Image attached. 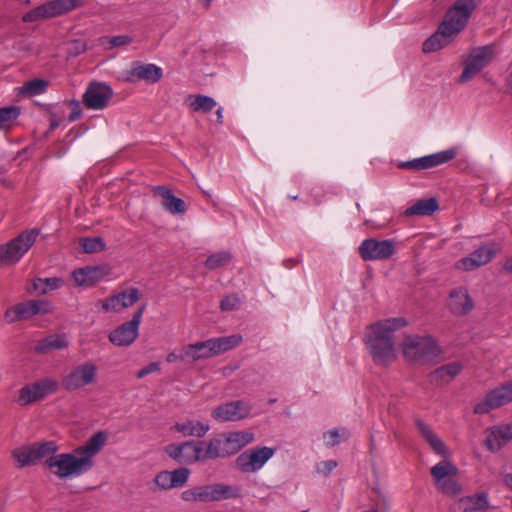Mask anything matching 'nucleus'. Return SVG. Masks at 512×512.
Here are the masks:
<instances>
[{"label": "nucleus", "mask_w": 512, "mask_h": 512, "mask_svg": "<svg viewBox=\"0 0 512 512\" xmlns=\"http://www.w3.org/2000/svg\"><path fill=\"white\" fill-rule=\"evenodd\" d=\"M68 346L65 335L52 334L37 341L34 350L38 354H48L53 350L64 349Z\"/></svg>", "instance_id": "c756f323"}, {"label": "nucleus", "mask_w": 512, "mask_h": 512, "mask_svg": "<svg viewBox=\"0 0 512 512\" xmlns=\"http://www.w3.org/2000/svg\"><path fill=\"white\" fill-rule=\"evenodd\" d=\"M43 288L41 294L44 295L50 291L57 290L64 285V280L60 277L42 278Z\"/></svg>", "instance_id": "de8ad7c7"}, {"label": "nucleus", "mask_w": 512, "mask_h": 512, "mask_svg": "<svg viewBox=\"0 0 512 512\" xmlns=\"http://www.w3.org/2000/svg\"><path fill=\"white\" fill-rule=\"evenodd\" d=\"M439 209L438 201L435 198H425L417 200L408 207L405 216H430Z\"/></svg>", "instance_id": "7c9ffc66"}, {"label": "nucleus", "mask_w": 512, "mask_h": 512, "mask_svg": "<svg viewBox=\"0 0 512 512\" xmlns=\"http://www.w3.org/2000/svg\"><path fill=\"white\" fill-rule=\"evenodd\" d=\"M241 304L240 298L236 294L227 295L220 302L222 311H232L237 309Z\"/></svg>", "instance_id": "09e8293b"}, {"label": "nucleus", "mask_w": 512, "mask_h": 512, "mask_svg": "<svg viewBox=\"0 0 512 512\" xmlns=\"http://www.w3.org/2000/svg\"><path fill=\"white\" fill-rule=\"evenodd\" d=\"M512 440V425L500 424L492 427L487 434L485 444L491 452H497Z\"/></svg>", "instance_id": "b1692460"}, {"label": "nucleus", "mask_w": 512, "mask_h": 512, "mask_svg": "<svg viewBox=\"0 0 512 512\" xmlns=\"http://www.w3.org/2000/svg\"><path fill=\"white\" fill-rule=\"evenodd\" d=\"M36 401H39V398L32 384L26 385L19 390L18 402L20 405H28Z\"/></svg>", "instance_id": "a18cd8bd"}, {"label": "nucleus", "mask_w": 512, "mask_h": 512, "mask_svg": "<svg viewBox=\"0 0 512 512\" xmlns=\"http://www.w3.org/2000/svg\"><path fill=\"white\" fill-rule=\"evenodd\" d=\"M154 481H155L156 485L161 490H169V489L173 488L172 485L170 484L171 480H170V473H169L168 470H164V471L159 472L155 476Z\"/></svg>", "instance_id": "8fccbe9b"}, {"label": "nucleus", "mask_w": 512, "mask_h": 512, "mask_svg": "<svg viewBox=\"0 0 512 512\" xmlns=\"http://www.w3.org/2000/svg\"><path fill=\"white\" fill-rule=\"evenodd\" d=\"M402 350L404 357L412 363H428L441 354L437 341L431 336H406Z\"/></svg>", "instance_id": "20e7f679"}, {"label": "nucleus", "mask_w": 512, "mask_h": 512, "mask_svg": "<svg viewBox=\"0 0 512 512\" xmlns=\"http://www.w3.org/2000/svg\"><path fill=\"white\" fill-rule=\"evenodd\" d=\"M505 483L512 490V474H507L505 476Z\"/></svg>", "instance_id": "338daca9"}, {"label": "nucleus", "mask_w": 512, "mask_h": 512, "mask_svg": "<svg viewBox=\"0 0 512 512\" xmlns=\"http://www.w3.org/2000/svg\"><path fill=\"white\" fill-rule=\"evenodd\" d=\"M210 340L214 355H218L239 346L243 338L240 334H233L230 336L212 338Z\"/></svg>", "instance_id": "72a5a7b5"}, {"label": "nucleus", "mask_w": 512, "mask_h": 512, "mask_svg": "<svg viewBox=\"0 0 512 512\" xmlns=\"http://www.w3.org/2000/svg\"><path fill=\"white\" fill-rule=\"evenodd\" d=\"M456 155L457 150L452 148L410 161L400 162L398 168L416 171L426 170L447 163L454 159Z\"/></svg>", "instance_id": "f3484780"}, {"label": "nucleus", "mask_w": 512, "mask_h": 512, "mask_svg": "<svg viewBox=\"0 0 512 512\" xmlns=\"http://www.w3.org/2000/svg\"><path fill=\"white\" fill-rule=\"evenodd\" d=\"M405 318H391L371 324L365 337V343L378 365H389L397 355L393 341V332L406 326Z\"/></svg>", "instance_id": "f03ea898"}, {"label": "nucleus", "mask_w": 512, "mask_h": 512, "mask_svg": "<svg viewBox=\"0 0 512 512\" xmlns=\"http://www.w3.org/2000/svg\"><path fill=\"white\" fill-rule=\"evenodd\" d=\"M146 304H142L133 314L130 321H127L109 333V341L116 346H130L138 337L139 325Z\"/></svg>", "instance_id": "ddd939ff"}, {"label": "nucleus", "mask_w": 512, "mask_h": 512, "mask_svg": "<svg viewBox=\"0 0 512 512\" xmlns=\"http://www.w3.org/2000/svg\"><path fill=\"white\" fill-rule=\"evenodd\" d=\"M506 85L512 93V72L506 77Z\"/></svg>", "instance_id": "69168bd1"}, {"label": "nucleus", "mask_w": 512, "mask_h": 512, "mask_svg": "<svg viewBox=\"0 0 512 512\" xmlns=\"http://www.w3.org/2000/svg\"><path fill=\"white\" fill-rule=\"evenodd\" d=\"M87 50V43L83 39H74L67 45V54L69 57H77Z\"/></svg>", "instance_id": "49530a36"}, {"label": "nucleus", "mask_w": 512, "mask_h": 512, "mask_svg": "<svg viewBox=\"0 0 512 512\" xmlns=\"http://www.w3.org/2000/svg\"><path fill=\"white\" fill-rule=\"evenodd\" d=\"M83 5V0H51L25 13L22 20L24 22H36L43 19L55 18L69 13L78 7H82Z\"/></svg>", "instance_id": "0eeeda50"}, {"label": "nucleus", "mask_w": 512, "mask_h": 512, "mask_svg": "<svg viewBox=\"0 0 512 512\" xmlns=\"http://www.w3.org/2000/svg\"><path fill=\"white\" fill-rule=\"evenodd\" d=\"M13 312L16 314V319H26L37 315L38 310L36 300H30L28 302L18 304L15 306Z\"/></svg>", "instance_id": "79ce46f5"}, {"label": "nucleus", "mask_w": 512, "mask_h": 512, "mask_svg": "<svg viewBox=\"0 0 512 512\" xmlns=\"http://www.w3.org/2000/svg\"><path fill=\"white\" fill-rule=\"evenodd\" d=\"M503 269L512 275V259H508L503 266Z\"/></svg>", "instance_id": "e2e57ef3"}, {"label": "nucleus", "mask_w": 512, "mask_h": 512, "mask_svg": "<svg viewBox=\"0 0 512 512\" xmlns=\"http://www.w3.org/2000/svg\"><path fill=\"white\" fill-rule=\"evenodd\" d=\"M32 291L33 292H38L39 294H41V289L43 288V284H42V278H36L33 280L32 282Z\"/></svg>", "instance_id": "680f3d73"}, {"label": "nucleus", "mask_w": 512, "mask_h": 512, "mask_svg": "<svg viewBox=\"0 0 512 512\" xmlns=\"http://www.w3.org/2000/svg\"><path fill=\"white\" fill-rule=\"evenodd\" d=\"M113 96L110 86L92 82L83 94V103L89 109L101 110L105 108Z\"/></svg>", "instance_id": "a211bd4d"}, {"label": "nucleus", "mask_w": 512, "mask_h": 512, "mask_svg": "<svg viewBox=\"0 0 512 512\" xmlns=\"http://www.w3.org/2000/svg\"><path fill=\"white\" fill-rule=\"evenodd\" d=\"M108 273L103 266H86L72 272V278L77 286H92Z\"/></svg>", "instance_id": "393cba45"}, {"label": "nucleus", "mask_w": 512, "mask_h": 512, "mask_svg": "<svg viewBox=\"0 0 512 512\" xmlns=\"http://www.w3.org/2000/svg\"><path fill=\"white\" fill-rule=\"evenodd\" d=\"M463 369L460 362H451L443 365L430 374L431 382L445 384L453 380Z\"/></svg>", "instance_id": "c85d7f7f"}, {"label": "nucleus", "mask_w": 512, "mask_h": 512, "mask_svg": "<svg viewBox=\"0 0 512 512\" xmlns=\"http://www.w3.org/2000/svg\"><path fill=\"white\" fill-rule=\"evenodd\" d=\"M205 441H185L179 444H169L165 447V453L180 464H193L207 461Z\"/></svg>", "instance_id": "1a4fd4ad"}, {"label": "nucleus", "mask_w": 512, "mask_h": 512, "mask_svg": "<svg viewBox=\"0 0 512 512\" xmlns=\"http://www.w3.org/2000/svg\"><path fill=\"white\" fill-rule=\"evenodd\" d=\"M274 453L275 449L271 447L251 448L236 458L235 466L242 473H254L260 470Z\"/></svg>", "instance_id": "4468645a"}, {"label": "nucleus", "mask_w": 512, "mask_h": 512, "mask_svg": "<svg viewBox=\"0 0 512 512\" xmlns=\"http://www.w3.org/2000/svg\"><path fill=\"white\" fill-rule=\"evenodd\" d=\"M251 406L242 401H232L216 407L212 417L220 422L242 420L250 414Z\"/></svg>", "instance_id": "6ab92c4d"}, {"label": "nucleus", "mask_w": 512, "mask_h": 512, "mask_svg": "<svg viewBox=\"0 0 512 512\" xmlns=\"http://www.w3.org/2000/svg\"><path fill=\"white\" fill-rule=\"evenodd\" d=\"M512 402V382L503 384L491 391L480 400L473 409L475 414H486Z\"/></svg>", "instance_id": "2eb2a0df"}, {"label": "nucleus", "mask_w": 512, "mask_h": 512, "mask_svg": "<svg viewBox=\"0 0 512 512\" xmlns=\"http://www.w3.org/2000/svg\"><path fill=\"white\" fill-rule=\"evenodd\" d=\"M32 385L39 400L55 393L59 388V382L53 378H43L32 383Z\"/></svg>", "instance_id": "c9c22d12"}, {"label": "nucleus", "mask_w": 512, "mask_h": 512, "mask_svg": "<svg viewBox=\"0 0 512 512\" xmlns=\"http://www.w3.org/2000/svg\"><path fill=\"white\" fill-rule=\"evenodd\" d=\"M494 251L486 246H482L473 251L468 257L460 260L459 267L464 270H473L489 263L494 257Z\"/></svg>", "instance_id": "bb28decb"}, {"label": "nucleus", "mask_w": 512, "mask_h": 512, "mask_svg": "<svg viewBox=\"0 0 512 512\" xmlns=\"http://www.w3.org/2000/svg\"><path fill=\"white\" fill-rule=\"evenodd\" d=\"M107 441V433L98 431L94 433L87 442L74 449L76 455L81 456L82 459L87 460V466L91 469L94 466L93 458L96 456Z\"/></svg>", "instance_id": "5701e85b"}, {"label": "nucleus", "mask_w": 512, "mask_h": 512, "mask_svg": "<svg viewBox=\"0 0 512 512\" xmlns=\"http://www.w3.org/2000/svg\"><path fill=\"white\" fill-rule=\"evenodd\" d=\"M155 195L161 196L162 207L171 214H184L187 210L185 202L173 195L172 191L165 186H155L152 189Z\"/></svg>", "instance_id": "a878e982"}, {"label": "nucleus", "mask_w": 512, "mask_h": 512, "mask_svg": "<svg viewBox=\"0 0 512 512\" xmlns=\"http://www.w3.org/2000/svg\"><path fill=\"white\" fill-rule=\"evenodd\" d=\"M163 77V71L155 64H144L140 61H134L131 64V69L127 72L126 81L134 83L140 80L147 83H157Z\"/></svg>", "instance_id": "aec40b11"}, {"label": "nucleus", "mask_w": 512, "mask_h": 512, "mask_svg": "<svg viewBox=\"0 0 512 512\" xmlns=\"http://www.w3.org/2000/svg\"><path fill=\"white\" fill-rule=\"evenodd\" d=\"M254 440V434L246 431L220 433L205 442L207 460L230 457Z\"/></svg>", "instance_id": "7ed1b4c3"}, {"label": "nucleus", "mask_w": 512, "mask_h": 512, "mask_svg": "<svg viewBox=\"0 0 512 512\" xmlns=\"http://www.w3.org/2000/svg\"><path fill=\"white\" fill-rule=\"evenodd\" d=\"M185 360H186V358L184 356L183 348L179 351V353L171 352L166 357V361L169 362V363H172V362H175V361H183V362H185Z\"/></svg>", "instance_id": "bf43d9fd"}, {"label": "nucleus", "mask_w": 512, "mask_h": 512, "mask_svg": "<svg viewBox=\"0 0 512 512\" xmlns=\"http://www.w3.org/2000/svg\"><path fill=\"white\" fill-rule=\"evenodd\" d=\"M337 467L335 460L323 461L317 465V473L327 476Z\"/></svg>", "instance_id": "864d4df0"}, {"label": "nucleus", "mask_w": 512, "mask_h": 512, "mask_svg": "<svg viewBox=\"0 0 512 512\" xmlns=\"http://www.w3.org/2000/svg\"><path fill=\"white\" fill-rule=\"evenodd\" d=\"M96 379L97 366L92 362H85L65 374L61 379V385L67 392H74L94 384Z\"/></svg>", "instance_id": "9b49d317"}, {"label": "nucleus", "mask_w": 512, "mask_h": 512, "mask_svg": "<svg viewBox=\"0 0 512 512\" xmlns=\"http://www.w3.org/2000/svg\"><path fill=\"white\" fill-rule=\"evenodd\" d=\"M160 370H161V368H160V364L158 362H151L147 366H145L142 369H140L137 372L136 377L138 379H141V378H144L145 376H147L150 373L160 372Z\"/></svg>", "instance_id": "6e6d98bb"}, {"label": "nucleus", "mask_w": 512, "mask_h": 512, "mask_svg": "<svg viewBox=\"0 0 512 512\" xmlns=\"http://www.w3.org/2000/svg\"><path fill=\"white\" fill-rule=\"evenodd\" d=\"M232 260V254L229 251H220L211 254L204 262V266L209 270L224 267Z\"/></svg>", "instance_id": "58836bf2"}, {"label": "nucleus", "mask_w": 512, "mask_h": 512, "mask_svg": "<svg viewBox=\"0 0 512 512\" xmlns=\"http://www.w3.org/2000/svg\"><path fill=\"white\" fill-rule=\"evenodd\" d=\"M430 472L436 483L449 476H456L458 469L451 462L443 460L433 466Z\"/></svg>", "instance_id": "e433bc0d"}, {"label": "nucleus", "mask_w": 512, "mask_h": 512, "mask_svg": "<svg viewBox=\"0 0 512 512\" xmlns=\"http://www.w3.org/2000/svg\"><path fill=\"white\" fill-rule=\"evenodd\" d=\"M48 82L42 79H32L18 88L19 95L36 96L46 91Z\"/></svg>", "instance_id": "4c0bfd02"}, {"label": "nucleus", "mask_w": 512, "mask_h": 512, "mask_svg": "<svg viewBox=\"0 0 512 512\" xmlns=\"http://www.w3.org/2000/svg\"><path fill=\"white\" fill-rule=\"evenodd\" d=\"M426 441L430 444L431 448L437 454H440V455L446 454V451H447L446 445L436 434H433L431 436V438H428V440H426Z\"/></svg>", "instance_id": "3c124183"}, {"label": "nucleus", "mask_w": 512, "mask_h": 512, "mask_svg": "<svg viewBox=\"0 0 512 512\" xmlns=\"http://www.w3.org/2000/svg\"><path fill=\"white\" fill-rule=\"evenodd\" d=\"M88 462L73 453L53 454L44 461V466L51 470L57 477L63 479L71 476H79L90 468Z\"/></svg>", "instance_id": "423d86ee"}, {"label": "nucleus", "mask_w": 512, "mask_h": 512, "mask_svg": "<svg viewBox=\"0 0 512 512\" xmlns=\"http://www.w3.org/2000/svg\"><path fill=\"white\" fill-rule=\"evenodd\" d=\"M358 252L364 261L389 259L395 252L392 240L365 239L359 246Z\"/></svg>", "instance_id": "dca6fc26"}, {"label": "nucleus", "mask_w": 512, "mask_h": 512, "mask_svg": "<svg viewBox=\"0 0 512 512\" xmlns=\"http://www.w3.org/2000/svg\"><path fill=\"white\" fill-rule=\"evenodd\" d=\"M478 0H457L446 12L443 22L437 31L423 43V52L438 51L450 43L467 25L468 20L477 7Z\"/></svg>", "instance_id": "f257e3e1"}, {"label": "nucleus", "mask_w": 512, "mask_h": 512, "mask_svg": "<svg viewBox=\"0 0 512 512\" xmlns=\"http://www.w3.org/2000/svg\"><path fill=\"white\" fill-rule=\"evenodd\" d=\"M447 307L456 316H465L474 308V301L465 287H457L450 291Z\"/></svg>", "instance_id": "412c9836"}, {"label": "nucleus", "mask_w": 512, "mask_h": 512, "mask_svg": "<svg viewBox=\"0 0 512 512\" xmlns=\"http://www.w3.org/2000/svg\"><path fill=\"white\" fill-rule=\"evenodd\" d=\"M199 1L203 4V6H204L206 9H208V8L210 7V5H211V3H212V1H213V0H199Z\"/></svg>", "instance_id": "774afa93"}, {"label": "nucleus", "mask_w": 512, "mask_h": 512, "mask_svg": "<svg viewBox=\"0 0 512 512\" xmlns=\"http://www.w3.org/2000/svg\"><path fill=\"white\" fill-rule=\"evenodd\" d=\"M105 247V243L101 237H87L82 239V248L85 253L101 252Z\"/></svg>", "instance_id": "c03bdc74"}, {"label": "nucleus", "mask_w": 512, "mask_h": 512, "mask_svg": "<svg viewBox=\"0 0 512 512\" xmlns=\"http://www.w3.org/2000/svg\"><path fill=\"white\" fill-rule=\"evenodd\" d=\"M326 445L333 447L340 442L339 432L337 429L330 430L324 434Z\"/></svg>", "instance_id": "13d9d810"}, {"label": "nucleus", "mask_w": 512, "mask_h": 512, "mask_svg": "<svg viewBox=\"0 0 512 512\" xmlns=\"http://www.w3.org/2000/svg\"><path fill=\"white\" fill-rule=\"evenodd\" d=\"M21 114V108L16 105L2 107V130H9Z\"/></svg>", "instance_id": "a19ab883"}, {"label": "nucleus", "mask_w": 512, "mask_h": 512, "mask_svg": "<svg viewBox=\"0 0 512 512\" xmlns=\"http://www.w3.org/2000/svg\"><path fill=\"white\" fill-rule=\"evenodd\" d=\"M69 106L71 107V113L68 117V120L71 122L78 120L82 115V108L80 102L77 100H71L69 102Z\"/></svg>", "instance_id": "4d7b16f0"}, {"label": "nucleus", "mask_w": 512, "mask_h": 512, "mask_svg": "<svg viewBox=\"0 0 512 512\" xmlns=\"http://www.w3.org/2000/svg\"><path fill=\"white\" fill-rule=\"evenodd\" d=\"M456 476H449L442 479L440 482H436L435 485L443 494L446 495H457L461 492V485L457 482Z\"/></svg>", "instance_id": "ea45409f"}, {"label": "nucleus", "mask_w": 512, "mask_h": 512, "mask_svg": "<svg viewBox=\"0 0 512 512\" xmlns=\"http://www.w3.org/2000/svg\"><path fill=\"white\" fill-rule=\"evenodd\" d=\"M240 497L241 489L239 486L220 483L197 486L185 490L181 494L182 500L186 502H212Z\"/></svg>", "instance_id": "39448f33"}, {"label": "nucleus", "mask_w": 512, "mask_h": 512, "mask_svg": "<svg viewBox=\"0 0 512 512\" xmlns=\"http://www.w3.org/2000/svg\"><path fill=\"white\" fill-rule=\"evenodd\" d=\"M169 473L171 480L170 484L173 488H178L184 486L187 483L191 471L186 467H180L173 471H169Z\"/></svg>", "instance_id": "37998d69"}, {"label": "nucleus", "mask_w": 512, "mask_h": 512, "mask_svg": "<svg viewBox=\"0 0 512 512\" xmlns=\"http://www.w3.org/2000/svg\"><path fill=\"white\" fill-rule=\"evenodd\" d=\"M185 102L194 112L209 113L217 103L214 98L202 94H190L186 97Z\"/></svg>", "instance_id": "473e14b6"}, {"label": "nucleus", "mask_w": 512, "mask_h": 512, "mask_svg": "<svg viewBox=\"0 0 512 512\" xmlns=\"http://www.w3.org/2000/svg\"><path fill=\"white\" fill-rule=\"evenodd\" d=\"M216 116H217V122L219 124H222L223 123V108L222 107H219L216 110Z\"/></svg>", "instance_id": "0e129e2a"}, {"label": "nucleus", "mask_w": 512, "mask_h": 512, "mask_svg": "<svg viewBox=\"0 0 512 512\" xmlns=\"http://www.w3.org/2000/svg\"><path fill=\"white\" fill-rule=\"evenodd\" d=\"M39 235L38 230H26L2 247V265H13L32 247Z\"/></svg>", "instance_id": "f8f14e48"}, {"label": "nucleus", "mask_w": 512, "mask_h": 512, "mask_svg": "<svg viewBox=\"0 0 512 512\" xmlns=\"http://www.w3.org/2000/svg\"><path fill=\"white\" fill-rule=\"evenodd\" d=\"M463 512H478L488 508V499L485 493L466 496L459 501Z\"/></svg>", "instance_id": "f704fd0d"}, {"label": "nucleus", "mask_w": 512, "mask_h": 512, "mask_svg": "<svg viewBox=\"0 0 512 512\" xmlns=\"http://www.w3.org/2000/svg\"><path fill=\"white\" fill-rule=\"evenodd\" d=\"M173 429L181 433L183 436H194L201 438L209 431L210 426L201 421L187 420L183 423H175Z\"/></svg>", "instance_id": "2f4dec72"}, {"label": "nucleus", "mask_w": 512, "mask_h": 512, "mask_svg": "<svg viewBox=\"0 0 512 512\" xmlns=\"http://www.w3.org/2000/svg\"><path fill=\"white\" fill-rule=\"evenodd\" d=\"M133 41V38L129 35H117L109 38V48H114L118 46L129 45Z\"/></svg>", "instance_id": "603ef678"}, {"label": "nucleus", "mask_w": 512, "mask_h": 512, "mask_svg": "<svg viewBox=\"0 0 512 512\" xmlns=\"http://www.w3.org/2000/svg\"><path fill=\"white\" fill-rule=\"evenodd\" d=\"M58 449L59 447L55 441L37 442L16 449L13 455L19 462L20 467L33 466L51 457Z\"/></svg>", "instance_id": "9d476101"}, {"label": "nucleus", "mask_w": 512, "mask_h": 512, "mask_svg": "<svg viewBox=\"0 0 512 512\" xmlns=\"http://www.w3.org/2000/svg\"><path fill=\"white\" fill-rule=\"evenodd\" d=\"M140 299V291L138 288L130 287L116 295L107 297L102 302L104 311L118 312L122 309L133 306Z\"/></svg>", "instance_id": "4be33fe9"}, {"label": "nucleus", "mask_w": 512, "mask_h": 512, "mask_svg": "<svg viewBox=\"0 0 512 512\" xmlns=\"http://www.w3.org/2000/svg\"><path fill=\"white\" fill-rule=\"evenodd\" d=\"M415 425L418 428L419 433L425 440H428V438H431V436L435 434L432 428L421 419H416Z\"/></svg>", "instance_id": "5fc2aeb1"}, {"label": "nucleus", "mask_w": 512, "mask_h": 512, "mask_svg": "<svg viewBox=\"0 0 512 512\" xmlns=\"http://www.w3.org/2000/svg\"><path fill=\"white\" fill-rule=\"evenodd\" d=\"M38 314H47L51 312V304L48 301L36 300Z\"/></svg>", "instance_id": "052dcab7"}, {"label": "nucleus", "mask_w": 512, "mask_h": 512, "mask_svg": "<svg viewBox=\"0 0 512 512\" xmlns=\"http://www.w3.org/2000/svg\"><path fill=\"white\" fill-rule=\"evenodd\" d=\"M185 362L194 363L200 359H206L214 356L211 340L200 341L188 344L183 347Z\"/></svg>", "instance_id": "cd10ccee"}, {"label": "nucleus", "mask_w": 512, "mask_h": 512, "mask_svg": "<svg viewBox=\"0 0 512 512\" xmlns=\"http://www.w3.org/2000/svg\"><path fill=\"white\" fill-rule=\"evenodd\" d=\"M495 54V46L493 44L472 49L464 60V69L458 82L463 84L470 81L492 62Z\"/></svg>", "instance_id": "6e6552de"}]
</instances>
